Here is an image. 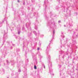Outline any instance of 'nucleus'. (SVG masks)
Here are the masks:
<instances>
[{"label": "nucleus", "mask_w": 78, "mask_h": 78, "mask_svg": "<svg viewBox=\"0 0 78 78\" xmlns=\"http://www.w3.org/2000/svg\"><path fill=\"white\" fill-rule=\"evenodd\" d=\"M34 69H37V67H36V66H34Z\"/></svg>", "instance_id": "obj_1"}, {"label": "nucleus", "mask_w": 78, "mask_h": 78, "mask_svg": "<svg viewBox=\"0 0 78 78\" xmlns=\"http://www.w3.org/2000/svg\"><path fill=\"white\" fill-rule=\"evenodd\" d=\"M39 48H37V50H39Z\"/></svg>", "instance_id": "obj_2"}, {"label": "nucleus", "mask_w": 78, "mask_h": 78, "mask_svg": "<svg viewBox=\"0 0 78 78\" xmlns=\"http://www.w3.org/2000/svg\"><path fill=\"white\" fill-rule=\"evenodd\" d=\"M44 69H45V66H44Z\"/></svg>", "instance_id": "obj_3"}, {"label": "nucleus", "mask_w": 78, "mask_h": 78, "mask_svg": "<svg viewBox=\"0 0 78 78\" xmlns=\"http://www.w3.org/2000/svg\"><path fill=\"white\" fill-rule=\"evenodd\" d=\"M18 2H19V1L18 0Z\"/></svg>", "instance_id": "obj_4"}]
</instances>
